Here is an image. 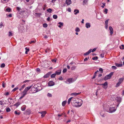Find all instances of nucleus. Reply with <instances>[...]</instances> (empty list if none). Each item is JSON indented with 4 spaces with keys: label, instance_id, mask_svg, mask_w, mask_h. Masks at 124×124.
I'll list each match as a JSON object with an SVG mask.
<instances>
[{
    "label": "nucleus",
    "instance_id": "f257e3e1",
    "mask_svg": "<svg viewBox=\"0 0 124 124\" xmlns=\"http://www.w3.org/2000/svg\"><path fill=\"white\" fill-rule=\"evenodd\" d=\"M104 110L105 111L110 113H112L114 112L116 110V109L115 107H110L109 109H105Z\"/></svg>",
    "mask_w": 124,
    "mask_h": 124
},
{
    "label": "nucleus",
    "instance_id": "f03ea898",
    "mask_svg": "<svg viewBox=\"0 0 124 124\" xmlns=\"http://www.w3.org/2000/svg\"><path fill=\"white\" fill-rule=\"evenodd\" d=\"M78 101H77L73 105V106L76 107H79L81 106L82 104V100H79Z\"/></svg>",
    "mask_w": 124,
    "mask_h": 124
},
{
    "label": "nucleus",
    "instance_id": "7ed1b4c3",
    "mask_svg": "<svg viewBox=\"0 0 124 124\" xmlns=\"http://www.w3.org/2000/svg\"><path fill=\"white\" fill-rule=\"evenodd\" d=\"M114 72H111L108 75H106L104 78L103 79L105 80H107L110 79L112 77V76L113 75Z\"/></svg>",
    "mask_w": 124,
    "mask_h": 124
},
{
    "label": "nucleus",
    "instance_id": "20e7f679",
    "mask_svg": "<svg viewBox=\"0 0 124 124\" xmlns=\"http://www.w3.org/2000/svg\"><path fill=\"white\" fill-rule=\"evenodd\" d=\"M108 85V83L107 81L105 82L104 84H100V85H102V87L104 89H106L107 87V85Z\"/></svg>",
    "mask_w": 124,
    "mask_h": 124
},
{
    "label": "nucleus",
    "instance_id": "39448f33",
    "mask_svg": "<svg viewBox=\"0 0 124 124\" xmlns=\"http://www.w3.org/2000/svg\"><path fill=\"white\" fill-rule=\"evenodd\" d=\"M73 82V79L72 78H70L68 79L67 80L65 81V82L67 84H70Z\"/></svg>",
    "mask_w": 124,
    "mask_h": 124
},
{
    "label": "nucleus",
    "instance_id": "423d86ee",
    "mask_svg": "<svg viewBox=\"0 0 124 124\" xmlns=\"http://www.w3.org/2000/svg\"><path fill=\"white\" fill-rule=\"evenodd\" d=\"M116 100L117 102L119 103L118 105H117V106L118 107L119 103L121 102L122 100L121 98L120 97H117L116 98Z\"/></svg>",
    "mask_w": 124,
    "mask_h": 124
},
{
    "label": "nucleus",
    "instance_id": "0eeeda50",
    "mask_svg": "<svg viewBox=\"0 0 124 124\" xmlns=\"http://www.w3.org/2000/svg\"><path fill=\"white\" fill-rule=\"evenodd\" d=\"M77 101L76 99L75 98H73L71 101V102L72 105L73 106L74 105L75 103Z\"/></svg>",
    "mask_w": 124,
    "mask_h": 124
},
{
    "label": "nucleus",
    "instance_id": "6e6552de",
    "mask_svg": "<svg viewBox=\"0 0 124 124\" xmlns=\"http://www.w3.org/2000/svg\"><path fill=\"white\" fill-rule=\"evenodd\" d=\"M54 83L52 81H49L48 83V85L50 86H52L54 85Z\"/></svg>",
    "mask_w": 124,
    "mask_h": 124
},
{
    "label": "nucleus",
    "instance_id": "1a4fd4ad",
    "mask_svg": "<svg viewBox=\"0 0 124 124\" xmlns=\"http://www.w3.org/2000/svg\"><path fill=\"white\" fill-rule=\"evenodd\" d=\"M50 75V73L49 72H48L44 76L43 78H46L49 77Z\"/></svg>",
    "mask_w": 124,
    "mask_h": 124
},
{
    "label": "nucleus",
    "instance_id": "9d476101",
    "mask_svg": "<svg viewBox=\"0 0 124 124\" xmlns=\"http://www.w3.org/2000/svg\"><path fill=\"white\" fill-rule=\"evenodd\" d=\"M31 87V86H28L25 88L23 91L27 93V92L30 89Z\"/></svg>",
    "mask_w": 124,
    "mask_h": 124
},
{
    "label": "nucleus",
    "instance_id": "9b49d317",
    "mask_svg": "<svg viewBox=\"0 0 124 124\" xmlns=\"http://www.w3.org/2000/svg\"><path fill=\"white\" fill-rule=\"evenodd\" d=\"M26 106L25 105H24L21 107V110L22 111H24L25 110L26 108Z\"/></svg>",
    "mask_w": 124,
    "mask_h": 124
},
{
    "label": "nucleus",
    "instance_id": "f8f14e48",
    "mask_svg": "<svg viewBox=\"0 0 124 124\" xmlns=\"http://www.w3.org/2000/svg\"><path fill=\"white\" fill-rule=\"evenodd\" d=\"M66 3L68 5H69L71 3V0H66Z\"/></svg>",
    "mask_w": 124,
    "mask_h": 124
},
{
    "label": "nucleus",
    "instance_id": "ddd939ff",
    "mask_svg": "<svg viewBox=\"0 0 124 124\" xmlns=\"http://www.w3.org/2000/svg\"><path fill=\"white\" fill-rule=\"evenodd\" d=\"M109 29L110 31V33L112 35L113 33V29L112 28L111 26L109 27Z\"/></svg>",
    "mask_w": 124,
    "mask_h": 124
},
{
    "label": "nucleus",
    "instance_id": "4468645a",
    "mask_svg": "<svg viewBox=\"0 0 124 124\" xmlns=\"http://www.w3.org/2000/svg\"><path fill=\"white\" fill-rule=\"evenodd\" d=\"M92 49L89 50L88 52L85 53L84 55H88L91 52Z\"/></svg>",
    "mask_w": 124,
    "mask_h": 124
},
{
    "label": "nucleus",
    "instance_id": "2eb2a0df",
    "mask_svg": "<svg viewBox=\"0 0 124 124\" xmlns=\"http://www.w3.org/2000/svg\"><path fill=\"white\" fill-rule=\"evenodd\" d=\"M42 89V88L41 86L38 87L36 89V92H38L41 90Z\"/></svg>",
    "mask_w": 124,
    "mask_h": 124
},
{
    "label": "nucleus",
    "instance_id": "dca6fc26",
    "mask_svg": "<svg viewBox=\"0 0 124 124\" xmlns=\"http://www.w3.org/2000/svg\"><path fill=\"white\" fill-rule=\"evenodd\" d=\"M46 112L45 111H43L41 115V117H44L46 114Z\"/></svg>",
    "mask_w": 124,
    "mask_h": 124
},
{
    "label": "nucleus",
    "instance_id": "f3484780",
    "mask_svg": "<svg viewBox=\"0 0 124 124\" xmlns=\"http://www.w3.org/2000/svg\"><path fill=\"white\" fill-rule=\"evenodd\" d=\"M74 12L75 15H77L78 13H79V11L77 9H75L74 10Z\"/></svg>",
    "mask_w": 124,
    "mask_h": 124
},
{
    "label": "nucleus",
    "instance_id": "a211bd4d",
    "mask_svg": "<svg viewBox=\"0 0 124 124\" xmlns=\"http://www.w3.org/2000/svg\"><path fill=\"white\" fill-rule=\"evenodd\" d=\"M115 65L117 67H121L122 66V64H119L117 63H116L115 64Z\"/></svg>",
    "mask_w": 124,
    "mask_h": 124
},
{
    "label": "nucleus",
    "instance_id": "6ab92c4d",
    "mask_svg": "<svg viewBox=\"0 0 124 124\" xmlns=\"http://www.w3.org/2000/svg\"><path fill=\"white\" fill-rule=\"evenodd\" d=\"M21 104V103L20 102H18L16 103L14 105V106H16V107H17L19 105H20Z\"/></svg>",
    "mask_w": 124,
    "mask_h": 124
},
{
    "label": "nucleus",
    "instance_id": "aec40b11",
    "mask_svg": "<svg viewBox=\"0 0 124 124\" xmlns=\"http://www.w3.org/2000/svg\"><path fill=\"white\" fill-rule=\"evenodd\" d=\"M124 79V78H119L118 81V82L120 83H121L123 81Z\"/></svg>",
    "mask_w": 124,
    "mask_h": 124
},
{
    "label": "nucleus",
    "instance_id": "412c9836",
    "mask_svg": "<svg viewBox=\"0 0 124 124\" xmlns=\"http://www.w3.org/2000/svg\"><path fill=\"white\" fill-rule=\"evenodd\" d=\"M86 27L87 28H89L90 27L91 25L89 23H87L86 24Z\"/></svg>",
    "mask_w": 124,
    "mask_h": 124
},
{
    "label": "nucleus",
    "instance_id": "4be33fe9",
    "mask_svg": "<svg viewBox=\"0 0 124 124\" xmlns=\"http://www.w3.org/2000/svg\"><path fill=\"white\" fill-rule=\"evenodd\" d=\"M80 93H72L71 94V95H73L77 96L78 95H79Z\"/></svg>",
    "mask_w": 124,
    "mask_h": 124
},
{
    "label": "nucleus",
    "instance_id": "5701e85b",
    "mask_svg": "<svg viewBox=\"0 0 124 124\" xmlns=\"http://www.w3.org/2000/svg\"><path fill=\"white\" fill-rule=\"evenodd\" d=\"M72 98V97H71L68 99V104H70L71 101L73 99Z\"/></svg>",
    "mask_w": 124,
    "mask_h": 124
},
{
    "label": "nucleus",
    "instance_id": "b1692460",
    "mask_svg": "<svg viewBox=\"0 0 124 124\" xmlns=\"http://www.w3.org/2000/svg\"><path fill=\"white\" fill-rule=\"evenodd\" d=\"M88 0H84L83 3L84 5H85V4H86L87 2H88Z\"/></svg>",
    "mask_w": 124,
    "mask_h": 124
},
{
    "label": "nucleus",
    "instance_id": "393cba45",
    "mask_svg": "<svg viewBox=\"0 0 124 124\" xmlns=\"http://www.w3.org/2000/svg\"><path fill=\"white\" fill-rule=\"evenodd\" d=\"M66 101H63L62 103V105L63 106H64L65 105H66Z\"/></svg>",
    "mask_w": 124,
    "mask_h": 124
},
{
    "label": "nucleus",
    "instance_id": "a878e982",
    "mask_svg": "<svg viewBox=\"0 0 124 124\" xmlns=\"http://www.w3.org/2000/svg\"><path fill=\"white\" fill-rule=\"evenodd\" d=\"M15 113L17 115H19L20 114V112H18L17 111H15Z\"/></svg>",
    "mask_w": 124,
    "mask_h": 124
},
{
    "label": "nucleus",
    "instance_id": "bb28decb",
    "mask_svg": "<svg viewBox=\"0 0 124 124\" xmlns=\"http://www.w3.org/2000/svg\"><path fill=\"white\" fill-rule=\"evenodd\" d=\"M61 71L58 70L56 72L55 74H56L59 75L61 73Z\"/></svg>",
    "mask_w": 124,
    "mask_h": 124
},
{
    "label": "nucleus",
    "instance_id": "cd10ccee",
    "mask_svg": "<svg viewBox=\"0 0 124 124\" xmlns=\"http://www.w3.org/2000/svg\"><path fill=\"white\" fill-rule=\"evenodd\" d=\"M120 48L121 49H124V45H122L120 46Z\"/></svg>",
    "mask_w": 124,
    "mask_h": 124
},
{
    "label": "nucleus",
    "instance_id": "c85d7f7f",
    "mask_svg": "<svg viewBox=\"0 0 124 124\" xmlns=\"http://www.w3.org/2000/svg\"><path fill=\"white\" fill-rule=\"evenodd\" d=\"M47 11L48 12L50 13L52 11V9L51 8H49L47 10Z\"/></svg>",
    "mask_w": 124,
    "mask_h": 124
},
{
    "label": "nucleus",
    "instance_id": "c756f323",
    "mask_svg": "<svg viewBox=\"0 0 124 124\" xmlns=\"http://www.w3.org/2000/svg\"><path fill=\"white\" fill-rule=\"evenodd\" d=\"M98 59V57L97 56L94 57L92 59L93 60H97Z\"/></svg>",
    "mask_w": 124,
    "mask_h": 124
},
{
    "label": "nucleus",
    "instance_id": "7c9ffc66",
    "mask_svg": "<svg viewBox=\"0 0 124 124\" xmlns=\"http://www.w3.org/2000/svg\"><path fill=\"white\" fill-rule=\"evenodd\" d=\"M18 89V87H16V88L12 90V92H14L16 91L17 89Z\"/></svg>",
    "mask_w": 124,
    "mask_h": 124
},
{
    "label": "nucleus",
    "instance_id": "2f4dec72",
    "mask_svg": "<svg viewBox=\"0 0 124 124\" xmlns=\"http://www.w3.org/2000/svg\"><path fill=\"white\" fill-rule=\"evenodd\" d=\"M53 18L55 19H56L57 18V16L56 15H54L53 16Z\"/></svg>",
    "mask_w": 124,
    "mask_h": 124
},
{
    "label": "nucleus",
    "instance_id": "473e14b6",
    "mask_svg": "<svg viewBox=\"0 0 124 124\" xmlns=\"http://www.w3.org/2000/svg\"><path fill=\"white\" fill-rule=\"evenodd\" d=\"M10 110H11L9 108H6V111L7 112H10Z\"/></svg>",
    "mask_w": 124,
    "mask_h": 124
},
{
    "label": "nucleus",
    "instance_id": "72a5a7b5",
    "mask_svg": "<svg viewBox=\"0 0 124 124\" xmlns=\"http://www.w3.org/2000/svg\"><path fill=\"white\" fill-rule=\"evenodd\" d=\"M56 75V74L55 73H54L53 74L51 75V78H53L55 77V76Z\"/></svg>",
    "mask_w": 124,
    "mask_h": 124
},
{
    "label": "nucleus",
    "instance_id": "f704fd0d",
    "mask_svg": "<svg viewBox=\"0 0 124 124\" xmlns=\"http://www.w3.org/2000/svg\"><path fill=\"white\" fill-rule=\"evenodd\" d=\"M5 66V64L4 63H3L2 64L0 65V67L1 68H4Z\"/></svg>",
    "mask_w": 124,
    "mask_h": 124
},
{
    "label": "nucleus",
    "instance_id": "c9c22d12",
    "mask_svg": "<svg viewBox=\"0 0 124 124\" xmlns=\"http://www.w3.org/2000/svg\"><path fill=\"white\" fill-rule=\"evenodd\" d=\"M121 84V83H120V82H118V83H117L116 84V87H118L119 86V85Z\"/></svg>",
    "mask_w": 124,
    "mask_h": 124
},
{
    "label": "nucleus",
    "instance_id": "e433bc0d",
    "mask_svg": "<svg viewBox=\"0 0 124 124\" xmlns=\"http://www.w3.org/2000/svg\"><path fill=\"white\" fill-rule=\"evenodd\" d=\"M9 34H8V36H12L13 35V34L11 32V31H9Z\"/></svg>",
    "mask_w": 124,
    "mask_h": 124
},
{
    "label": "nucleus",
    "instance_id": "4c0bfd02",
    "mask_svg": "<svg viewBox=\"0 0 124 124\" xmlns=\"http://www.w3.org/2000/svg\"><path fill=\"white\" fill-rule=\"evenodd\" d=\"M96 74H97L96 72H95L94 73V76L92 78V79H94L95 78V77L96 76Z\"/></svg>",
    "mask_w": 124,
    "mask_h": 124
},
{
    "label": "nucleus",
    "instance_id": "58836bf2",
    "mask_svg": "<svg viewBox=\"0 0 124 124\" xmlns=\"http://www.w3.org/2000/svg\"><path fill=\"white\" fill-rule=\"evenodd\" d=\"M43 26L45 28L47 26V24L46 23H44L43 24Z\"/></svg>",
    "mask_w": 124,
    "mask_h": 124
},
{
    "label": "nucleus",
    "instance_id": "ea45409f",
    "mask_svg": "<svg viewBox=\"0 0 124 124\" xmlns=\"http://www.w3.org/2000/svg\"><path fill=\"white\" fill-rule=\"evenodd\" d=\"M80 31V30L77 27L76 28V29L75 30V31L76 32H78Z\"/></svg>",
    "mask_w": 124,
    "mask_h": 124
},
{
    "label": "nucleus",
    "instance_id": "a19ab883",
    "mask_svg": "<svg viewBox=\"0 0 124 124\" xmlns=\"http://www.w3.org/2000/svg\"><path fill=\"white\" fill-rule=\"evenodd\" d=\"M22 93L23 94V95L24 96H25L27 94V93H26L25 92H24V91H23Z\"/></svg>",
    "mask_w": 124,
    "mask_h": 124
},
{
    "label": "nucleus",
    "instance_id": "79ce46f5",
    "mask_svg": "<svg viewBox=\"0 0 124 124\" xmlns=\"http://www.w3.org/2000/svg\"><path fill=\"white\" fill-rule=\"evenodd\" d=\"M76 67L75 66H73L71 68V70H73L75 69Z\"/></svg>",
    "mask_w": 124,
    "mask_h": 124
},
{
    "label": "nucleus",
    "instance_id": "37998d69",
    "mask_svg": "<svg viewBox=\"0 0 124 124\" xmlns=\"http://www.w3.org/2000/svg\"><path fill=\"white\" fill-rule=\"evenodd\" d=\"M6 10L8 12H10L11 10V9L10 8H8L6 9Z\"/></svg>",
    "mask_w": 124,
    "mask_h": 124
},
{
    "label": "nucleus",
    "instance_id": "c03bdc74",
    "mask_svg": "<svg viewBox=\"0 0 124 124\" xmlns=\"http://www.w3.org/2000/svg\"><path fill=\"white\" fill-rule=\"evenodd\" d=\"M111 67L112 69H114V70H116V69H117V67L116 66H112Z\"/></svg>",
    "mask_w": 124,
    "mask_h": 124
},
{
    "label": "nucleus",
    "instance_id": "a18cd8bd",
    "mask_svg": "<svg viewBox=\"0 0 124 124\" xmlns=\"http://www.w3.org/2000/svg\"><path fill=\"white\" fill-rule=\"evenodd\" d=\"M47 96L49 97H51L52 96V95L51 93H48L47 94Z\"/></svg>",
    "mask_w": 124,
    "mask_h": 124
},
{
    "label": "nucleus",
    "instance_id": "49530a36",
    "mask_svg": "<svg viewBox=\"0 0 124 124\" xmlns=\"http://www.w3.org/2000/svg\"><path fill=\"white\" fill-rule=\"evenodd\" d=\"M100 115L102 117H104L105 116V115L103 113L101 112L100 113Z\"/></svg>",
    "mask_w": 124,
    "mask_h": 124
},
{
    "label": "nucleus",
    "instance_id": "de8ad7c7",
    "mask_svg": "<svg viewBox=\"0 0 124 124\" xmlns=\"http://www.w3.org/2000/svg\"><path fill=\"white\" fill-rule=\"evenodd\" d=\"M108 10L106 8L105 9V10L104 11V12L105 13V14H107L108 13Z\"/></svg>",
    "mask_w": 124,
    "mask_h": 124
},
{
    "label": "nucleus",
    "instance_id": "09e8293b",
    "mask_svg": "<svg viewBox=\"0 0 124 124\" xmlns=\"http://www.w3.org/2000/svg\"><path fill=\"white\" fill-rule=\"evenodd\" d=\"M17 10L19 11L21 10V8L18 7H17L16 8Z\"/></svg>",
    "mask_w": 124,
    "mask_h": 124
},
{
    "label": "nucleus",
    "instance_id": "8fccbe9b",
    "mask_svg": "<svg viewBox=\"0 0 124 124\" xmlns=\"http://www.w3.org/2000/svg\"><path fill=\"white\" fill-rule=\"evenodd\" d=\"M67 71V69H66L65 68V69H64L63 70L62 72L63 73H65Z\"/></svg>",
    "mask_w": 124,
    "mask_h": 124
},
{
    "label": "nucleus",
    "instance_id": "3c124183",
    "mask_svg": "<svg viewBox=\"0 0 124 124\" xmlns=\"http://www.w3.org/2000/svg\"><path fill=\"white\" fill-rule=\"evenodd\" d=\"M103 70L102 68H100L99 69V71L101 72V73H102Z\"/></svg>",
    "mask_w": 124,
    "mask_h": 124
},
{
    "label": "nucleus",
    "instance_id": "603ef678",
    "mask_svg": "<svg viewBox=\"0 0 124 124\" xmlns=\"http://www.w3.org/2000/svg\"><path fill=\"white\" fill-rule=\"evenodd\" d=\"M5 83H4V82L2 84V86L3 88H5Z\"/></svg>",
    "mask_w": 124,
    "mask_h": 124
},
{
    "label": "nucleus",
    "instance_id": "864d4df0",
    "mask_svg": "<svg viewBox=\"0 0 124 124\" xmlns=\"http://www.w3.org/2000/svg\"><path fill=\"white\" fill-rule=\"evenodd\" d=\"M36 42V40L35 41H31L30 43V44H32V43H35Z\"/></svg>",
    "mask_w": 124,
    "mask_h": 124
},
{
    "label": "nucleus",
    "instance_id": "5fc2aeb1",
    "mask_svg": "<svg viewBox=\"0 0 124 124\" xmlns=\"http://www.w3.org/2000/svg\"><path fill=\"white\" fill-rule=\"evenodd\" d=\"M60 25H61L62 26H63V23H62L61 22H59L58 23Z\"/></svg>",
    "mask_w": 124,
    "mask_h": 124
},
{
    "label": "nucleus",
    "instance_id": "6e6d98bb",
    "mask_svg": "<svg viewBox=\"0 0 124 124\" xmlns=\"http://www.w3.org/2000/svg\"><path fill=\"white\" fill-rule=\"evenodd\" d=\"M109 20L108 19H107L106 20L105 22V24H108V22Z\"/></svg>",
    "mask_w": 124,
    "mask_h": 124
},
{
    "label": "nucleus",
    "instance_id": "4d7b16f0",
    "mask_svg": "<svg viewBox=\"0 0 124 124\" xmlns=\"http://www.w3.org/2000/svg\"><path fill=\"white\" fill-rule=\"evenodd\" d=\"M25 49L26 51H27L28 52L30 50V49L29 48H27V47L25 48Z\"/></svg>",
    "mask_w": 124,
    "mask_h": 124
},
{
    "label": "nucleus",
    "instance_id": "13d9d810",
    "mask_svg": "<svg viewBox=\"0 0 124 124\" xmlns=\"http://www.w3.org/2000/svg\"><path fill=\"white\" fill-rule=\"evenodd\" d=\"M35 14H36L38 16H40L41 15V13H36Z\"/></svg>",
    "mask_w": 124,
    "mask_h": 124
},
{
    "label": "nucleus",
    "instance_id": "bf43d9fd",
    "mask_svg": "<svg viewBox=\"0 0 124 124\" xmlns=\"http://www.w3.org/2000/svg\"><path fill=\"white\" fill-rule=\"evenodd\" d=\"M0 28H1V27L3 26V23L2 22H1L0 23Z\"/></svg>",
    "mask_w": 124,
    "mask_h": 124
},
{
    "label": "nucleus",
    "instance_id": "052dcab7",
    "mask_svg": "<svg viewBox=\"0 0 124 124\" xmlns=\"http://www.w3.org/2000/svg\"><path fill=\"white\" fill-rule=\"evenodd\" d=\"M96 48H94L92 50V52H93L95 51L96 50Z\"/></svg>",
    "mask_w": 124,
    "mask_h": 124
},
{
    "label": "nucleus",
    "instance_id": "680f3d73",
    "mask_svg": "<svg viewBox=\"0 0 124 124\" xmlns=\"http://www.w3.org/2000/svg\"><path fill=\"white\" fill-rule=\"evenodd\" d=\"M52 62H56V60H55L53 59L52 60Z\"/></svg>",
    "mask_w": 124,
    "mask_h": 124
},
{
    "label": "nucleus",
    "instance_id": "e2e57ef3",
    "mask_svg": "<svg viewBox=\"0 0 124 124\" xmlns=\"http://www.w3.org/2000/svg\"><path fill=\"white\" fill-rule=\"evenodd\" d=\"M50 20V18L49 17H48L47 19V20L48 21H49Z\"/></svg>",
    "mask_w": 124,
    "mask_h": 124
},
{
    "label": "nucleus",
    "instance_id": "0e129e2a",
    "mask_svg": "<svg viewBox=\"0 0 124 124\" xmlns=\"http://www.w3.org/2000/svg\"><path fill=\"white\" fill-rule=\"evenodd\" d=\"M59 79L60 80H62L63 79L62 77L61 76H60L59 78Z\"/></svg>",
    "mask_w": 124,
    "mask_h": 124
},
{
    "label": "nucleus",
    "instance_id": "69168bd1",
    "mask_svg": "<svg viewBox=\"0 0 124 124\" xmlns=\"http://www.w3.org/2000/svg\"><path fill=\"white\" fill-rule=\"evenodd\" d=\"M9 93L8 92L6 93L5 94V95H9Z\"/></svg>",
    "mask_w": 124,
    "mask_h": 124
},
{
    "label": "nucleus",
    "instance_id": "338daca9",
    "mask_svg": "<svg viewBox=\"0 0 124 124\" xmlns=\"http://www.w3.org/2000/svg\"><path fill=\"white\" fill-rule=\"evenodd\" d=\"M25 85L24 84L23 85H22V86L21 88H22V89H23L24 87H25Z\"/></svg>",
    "mask_w": 124,
    "mask_h": 124
},
{
    "label": "nucleus",
    "instance_id": "774afa93",
    "mask_svg": "<svg viewBox=\"0 0 124 124\" xmlns=\"http://www.w3.org/2000/svg\"><path fill=\"white\" fill-rule=\"evenodd\" d=\"M36 70L37 71H40V70L39 68H37L36 69Z\"/></svg>",
    "mask_w": 124,
    "mask_h": 124
}]
</instances>
